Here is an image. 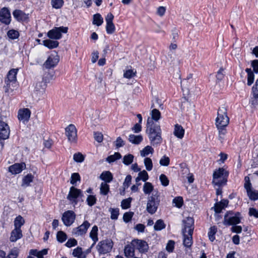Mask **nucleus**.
Instances as JSON below:
<instances>
[{"label": "nucleus", "mask_w": 258, "mask_h": 258, "mask_svg": "<svg viewBox=\"0 0 258 258\" xmlns=\"http://www.w3.org/2000/svg\"><path fill=\"white\" fill-rule=\"evenodd\" d=\"M18 71V69H13L9 71L7 78L5 79L6 85L4 88L6 93L8 95L12 94L17 87V74Z\"/></svg>", "instance_id": "nucleus-1"}, {"label": "nucleus", "mask_w": 258, "mask_h": 258, "mask_svg": "<svg viewBox=\"0 0 258 258\" xmlns=\"http://www.w3.org/2000/svg\"><path fill=\"white\" fill-rule=\"evenodd\" d=\"M228 172L223 168H219L215 171L213 174V183L215 185L221 186L226 184Z\"/></svg>", "instance_id": "nucleus-2"}, {"label": "nucleus", "mask_w": 258, "mask_h": 258, "mask_svg": "<svg viewBox=\"0 0 258 258\" xmlns=\"http://www.w3.org/2000/svg\"><path fill=\"white\" fill-rule=\"evenodd\" d=\"M229 122L227 116V109L224 106L219 107L216 119V125L219 126H226Z\"/></svg>", "instance_id": "nucleus-3"}, {"label": "nucleus", "mask_w": 258, "mask_h": 258, "mask_svg": "<svg viewBox=\"0 0 258 258\" xmlns=\"http://www.w3.org/2000/svg\"><path fill=\"white\" fill-rule=\"evenodd\" d=\"M160 199L157 193L152 194V196L148 198L146 210L151 214H153L156 213L160 204Z\"/></svg>", "instance_id": "nucleus-4"}, {"label": "nucleus", "mask_w": 258, "mask_h": 258, "mask_svg": "<svg viewBox=\"0 0 258 258\" xmlns=\"http://www.w3.org/2000/svg\"><path fill=\"white\" fill-rule=\"evenodd\" d=\"M240 214L239 212L234 213L229 211L224 216L223 224L225 225H233L240 222Z\"/></svg>", "instance_id": "nucleus-5"}, {"label": "nucleus", "mask_w": 258, "mask_h": 258, "mask_svg": "<svg viewBox=\"0 0 258 258\" xmlns=\"http://www.w3.org/2000/svg\"><path fill=\"white\" fill-rule=\"evenodd\" d=\"M83 194L82 191L72 186L70 188V191L67 196V199L70 201V203L74 206L77 204L78 198H82Z\"/></svg>", "instance_id": "nucleus-6"}, {"label": "nucleus", "mask_w": 258, "mask_h": 258, "mask_svg": "<svg viewBox=\"0 0 258 258\" xmlns=\"http://www.w3.org/2000/svg\"><path fill=\"white\" fill-rule=\"evenodd\" d=\"M113 243L111 239H105L100 241L96 248L100 254H106L111 251Z\"/></svg>", "instance_id": "nucleus-7"}, {"label": "nucleus", "mask_w": 258, "mask_h": 258, "mask_svg": "<svg viewBox=\"0 0 258 258\" xmlns=\"http://www.w3.org/2000/svg\"><path fill=\"white\" fill-rule=\"evenodd\" d=\"M68 28L67 27H55L48 31V37L50 39H59L62 36V33H67Z\"/></svg>", "instance_id": "nucleus-8"}, {"label": "nucleus", "mask_w": 258, "mask_h": 258, "mask_svg": "<svg viewBox=\"0 0 258 258\" xmlns=\"http://www.w3.org/2000/svg\"><path fill=\"white\" fill-rule=\"evenodd\" d=\"M66 135L69 141L76 143L77 141V131L74 124H71L66 128Z\"/></svg>", "instance_id": "nucleus-9"}, {"label": "nucleus", "mask_w": 258, "mask_h": 258, "mask_svg": "<svg viewBox=\"0 0 258 258\" xmlns=\"http://www.w3.org/2000/svg\"><path fill=\"white\" fill-rule=\"evenodd\" d=\"M183 227L182 230V233H187L192 234L194 229V220L192 218L188 217L183 220Z\"/></svg>", "instance_id": "nucleus-10"}, {"label": "nucleus", "mask_w": 258, "mask_h": 258, "mask_svg": "<svg viewBox=\"0 0 258 258\" xmlns=\"http://www.w3.org/2000/svg\"><path fill=\"white\" fill-rule=\"evenodd\" d=\"M76 219L75 213L71 210H68L63 213L61 220L66 226H70L74 222Z\"/></svg>", "instance_id": "nucleus-11"}, {"label": "nucleus", "mask_w": 258, "mask_h": 258, "mask_svg": "<svg viewBox=\"0 0 258 258\" xmlns=\"http://www.w3.org/2000/svg\"><path fill=\"white\" fill-rule=\"evenodd\" d=\"M146 133L147 134H150L151 133L155 134H161L160 125L154 123L152 119H150V117H148L147 119Z\"/></svg>", "instance_id": "nucleus-12"}, {"label": "nucleus", "mask_w": 258, "mask_h": 258, "mask_svg": "<svg viewBox=\"0 0 258 258\" xmlns=\"http://www.w3.org/2000/svg\"><path fill=\"white\" fill-rule=\"evenodd\" d=\"M114 16L112 13H109L105 17V21L106 22V30L107 33L111 34L115 31V28L113 23Z\"/></svg>", "instance_id": "nucleus-13"}, {"label": "nucleus", "mask_w": 258, "mask_h": 258, "mask_svg": "<svg viewBox=\"0 0 258 258\" xmlns=\"http://www.w3.org/2000/svg\"><path fill=\"white\" fill-rule=\"evenodd\" d=\"M90 226V224L87 221H85L79 227L74 228L72 233L76 236L82 235L86 233Z\"/></svg>", "instance_id": "nucleus-14"}, {"label": "nucleus", "mask_w": 258, "mask_h": 258, "mask_svg": "<svg viewBox=\"0 0 258 258\" xmlns=\"http://www.w3.org/2000/svg\"><path fill=\"white\" fill-rule=\"evenodd\" d=\"M11 14L7 8L4 7L0 10V21L6 25L11 22Z\"/></svg>", "instance_id": "nucleus-15"}, {"label": "nucleus", "mask_w": 258, "mask_h": 258, "mask_svg": "<svg viewBox=\"0 0 258 258\" xmlns=\"http://www.w3.org/2000/svg\"><path fill=\"white\" fill-rule=\"evenodd\" d=\"M59 56L57 55H51L49 56L47 60L43 64V66L47 69L55 67L59 62Z\"/></svg>", "instance_id": "nucleus-16"}, {"label": "nucleus", "mask_w": 258, "mask_h": 258, "mask_svg": "<svg viewBox=\"0 0 258 258\" xmlns=\"http://www.w3.org/2000/svg\"><path fill=\"white\" fill-rule=\"evenodd\" d=\"M31 111L28 108L21 109L19 110L18 117L24 124L27 123L30 117Z\"/></svg>", "instance_id": "nucleus-17"}, {"label": "nucleus", "mask_w": 258, "mask_h": 258, "mask_svg": "<svg viewBox=\"0 0 258 258\" xmlns=\"http://www.w3.org/2000/svg\"><path fill=\"white\" fill-rule=\"evenodd\" d=\"M132 244L142 253L147 252L149 246L148 243L144 240L136 239L132 241Z\"/></svg>", "instance_id": "nucleus-18"}, {"label": "nucleus", "mask_w": 258, "mask_h": 258, "mask_svg": "<svg viewBox=\"0 0 258 258\" xmlns=\"http://www.w3.org/2000/svg\"><path fill=\"white\" fill-rule=\"evenodd\" d=\"M13 15L19 22H28L29 21V14H26L20 10H15L13 12Z\"/></svg>", "instance_id": "nucleus-19"}, {"label": "nucleus", "mask_w": 258, "mask_h": 258, "mask_svg": "<svg viewBox=\"0 0 258 258\" xmlns=\"http://www.w3.org/2000/svg\"><path fill=\"white\" fill-rule=\"evenodd\" d=\"M10 133V130L8 124L0 121V139H7L9 137Z\"/></svg>", "instance_id": "nucleus-20"}, {"label": "nucleus", "mask_w": 258, "mask_h": 258, "mask_svg": "<svg viewBox=\"0 0 258 258\" xmlns=\"http://www.w3.org/2000/svg\"><path fill=\"white\" fill-rule=\"evenodd\" d=\"M25 168L26 164L24 162L21 163H15L9 167V171L12 174H17L21 172V171Z\"/></svg>", "instance_id": "nucleus-21"}, {"label": "nucleus", "mask_w": 258, "mask_h": 258, "mask_svg": "<svg viewBox=\"0 0 258 258\" xmlns=\"http://www.w3.org/2000/svg\"><path fill=\"white\" fill-rule=\"evenodd\" d=\"M149 140L153 146L160 144L162 142L161 134L152 133L148 134Z\"/></svg>", "instance_id": "nucleus-22"}, {"label": "nucleus", "mask_w": 258, "mask_h": 258, "mask_svg": "<svg viewBox=\"0 0 258 258\" xmlns=\"http://www.w3.org/2000/svg\"><path fill=\"white\" fill-rule=\"evenodd\" d=\"M22 232L21 229L15 228L11 233L10 240L11 242H16L22 237Z\"/></svg>", "instance_id": "nucleus-23"}, {"label": "nucleus", "mask_w": 258, "mask_h": 258, "mask_svg": "<svg viewBox=\"0 0 258 258\" xmlns=\"http://www.w3.org/2000/svg\"><path fill=\"white\" fill-rule=\"evenodd\" d=\"M174 135L179 139H182L184 135V129L183 127L178 124H176L174 125Z\"/></svg>", "instance_id": "nucleus-24"}, {"label": "nucleus", "mask_w": 258, "mask_h": 258, "mask_svg": "<svg viewBox=\"0 0 258 258\" xmlns=\"http://www.w3.org/2000/svg\"><path fill=\"white\" fill-rule=\"evenodd\" d=\"M46 86V82L43 80L36 84L35 91L38 92L40 94H43L45 92Z\"/></svg>", "instance_id": "nucleus-25"}, {"label": "nucleus", "mask_w": 258, "mask_h": 258, "mask_svg": "<svg viewBox=\"0 0 258 258\" xmlns=\"http://www.w3.org/2000/svg\"><path fill=\"white\" fill-rule=\"evenodd\" d=\"M132 244H128L126 245L124 249V253L125 256L127 258L132 257L135 255V248Z\"/></svg>", "instance_id": "nucleus-26"}, {"label": "nucleus", "mask_w": 258, "mask_h": 258, "mask_svg": "<svg viewBox=\"0 0 258 258\" xmlns=\"http://www.w3.org/2000/svg\"><path fill=\"white\" fill-rule=\"evenodd\" d=\"M183 236V244L185 247H190L192 244V234L187 233H182Z\"/></svg>", "instance_id": "nucleus-27"}, {"label": "nucleus", "mask_w": 258, "mask_h": 258, "mask_svg": "<svg viewBox=\"0 0 258 258\" xmlns=\"http://www.w3.org/2000/svg\"><path fill=\"white\" fill-rule=\"evenodd\" d=\"M43 44L49 49H53L56 48L59 44V42L57 41L51 40L50 39L44 40L42 41Z\"/></svg>", "instance_id": "nucleus-28"}, {"label": "nucleus", "mask_w": 258, "mask_h": 258, "mask_svg": "<svg viewBox=\"0 0 258 258\" xmlns=\"http://www.w3.org/2000/svg\"><path fill=\"white\" fill-rule=\"evenodd\" d=\"M100 177L102 180L104 181V182L106 183L110 182L113 179V176L109 171L103 172Z\"/></svg>", "instance_id": "nucleus-29"}, {"label": "nucleus", "mask_w": 258, "mask_h": 258, "mask_svg": "<svg viewBox=\"0 0 258 258\" xmlns=\"http://www.w3.org/2000/svg\"><path fill=\"white\" fill-rule=\"evenodd\" d=\"M143 140V137L141 135H130L128 137V141L134 144H139Z\"/></svg>", "instance_id": "nucleus-30"}, {"label": "nucleus", "mask_w": 258, "mask_h": 258, "mask_svg": "<svg viewBox=\"0 0 258 258\" xmlns=\"http://www.w3.org/2000/svg\"><path fill=\"white\" fill-rule=\"evenodd\" d=\"M98 227L94 225L90 233V237L93 241V245H94L96 242L98 240Z\"/></svg>", "instance_id": "nucleus-31"}, {"label": "nucleus", "mask_w": 258, "mask_h": 258, "mask_svg": "<svg viewBox=\"0 0 258 258\" xmlns=\"http://www.w3.org/2000/svg\"><path fill=\"white\" fill-rule=\"evenodd\" d=\"M103 23V19L100 14L97 13L93 15L92 23L94 25L100 26Z\"/></svg>", "instance_id": "nucleus-32"}, {"label": "nucleus", "mask_w": 258, "mask_h": 258, "mask_svg": "<svg viewBox=\"0 0 258 258\" xmlns=\"http://www.w3.org/2000/svg\"><path fill=\"white\" fill-rule=\"evenodd\" d=\"M149 176L147 172L144 170L138 173V176L136 178V182L137 183L141 180L146 182Z\"/></svg>", "instance_id": "nucleus-33"}, {"label": "nucleus", "mask_w": 258, "mask_h": 258, "mask_svg": "<svg viewBox=\"0 0 258 258\" xmlns=\"http://www.w3.org/2000/svg\"><path fill=\"white\" fill-rule=\"evenodd\" d=\"M34 176L31 174H28L27 175L24 176L22 180V186H28L30 183L33 180Z\"/></svg>", "instance_id": "nucleus-34"}, {"label": "nucleus", "mask_w": 258, "mask_h": 258, "mask_svg": "<svg viewBox=\"0 0 258 258\" xmlns=\"http://www.w3.org/2000/svg\"><path fill=\"white\" fill-rule=\"evenodd\" d=\"M73 255L77 258H86L85 255L83 253L82 248L77 247L73 250Z\"/></svg>", "instance_id": "nucleus-35"}, {"label": "nucleus", "mask_w": 258, "mask_h": 258, "mask_svg": "<svg viewBox=\"0 0 258 258\" xmlns=\"http://www.w3.org/2000/svg\"><path fill=\"white\" fill-rule=\"evenodd\" d=\"M245 71L247 73V85L248 86H250L254 81V74L251 69L247 68L246 69Z\"/></svg>", "instance_id": "nucleus-36"}, {"label": "nucleus", "mask_w": 258, "mask_h": 258, "mask_svg": "<svg viewBox=\"0 0 258 258\" xmlns=\"http://www.w3.org/2000/svg\"><path fill=\"white\" fill-rule=\"evenodd\" d=\"M154 187L152 184L149 182H146L143 186V191L146 195H149L153 191Z\"/></svg>", "instance_id": "nucleus-37"}, {"label": "nucleus", "mask_w": 258, "mask_h": 258, "mask_svg": "<svg viewBox=\"0 0 258 258\" xmlns=\"http://www.w3.org/2000/svg\"><path fill=\"white\" fill-rule=\"evenodd\" d=\"M151 117L150 119H152V121L154 120L157 121L161 118V113L159 110L157 109H153L151 112Z\"/></svg>", "instance_id": "nucleus-38"}, {"label": "nucleus", "mask_w": 258, "mask_h": 258, "mask_svg": "<svg viewBox=\"0 0 258 258\" xmlns=\"http://www.w3.org/2000/svg\"><path fill=\"white\" fill-rule=\"evenodd\" d=\"M109 191V185L105 183L102 182L100 187V193L102 195H107Z\"/></svg>", "instance_id": "nucleus-39"}, {"label": "nucleus", "mask_w": 258, "mask_h": 258, "mask_svg": "<svg viewBox=\"0 0 258 258\" xmlns=\"http://www.w3.org/2000/svg\"><path fill=\"white\" fill-rule=\"evenodd\" d=\"M154 152L153 148L150 146H147L142 150L141 151V156L142 157H146L149 154H152Z\"/></svg>", "instance_id": "nucleus-40"}, {"label": "nucleus", "mask_w": 258, "mask_h": 258, "mask_svg": "<svg viewBox=\"0 0 258 258\" xmlns=\"http://www.w3.org/2000/svg\"><path fill=\"white\" fill-rule=\"evenodd\" d=\"M217 231V228L215 226H212L210 228L208 232V237L209 240L213 242L215 239V235Z\"/></svg>", "instance_id": "nucleus-41"}, {"label": "nucleus", "mask_w": 258, "mask_h": 258, "mask_svg": "<svg viewBox=\"0 0 258 258\" xmlns=\"http://www.w3.org/2000/svg\"><path fill=\"white\" fill-rule=\"evenodd\" d=\"M24 219L22 216L17 217L14 221L15 228L21 229V226L24 225Z\"/></svg>", "instance_id": "nucleus-42"}, {"label": "nucleus", "mask_w": 258, "mask_h": 258, "mask_svg": "<svg viewBox=\"0 0 258 258\" xmlns=\"http://www.w3.org/2000/svg\"><path fill=\"white\" fill-rule=\"evenodd\" d=\"M166 225L165 224L164 221L161 219H159L156 222L154 226V228L155 230L160 231L163 229H164Z\"/></svg>", "instance_id": "nucleus-43"}, {"label": "nucleus", "mask_w": 258, "mask_h": 258, "mask_svg": "<svg viewBox=\"0 0 258 258\" xmlns=\"http://www.w3.org/2000/svg\"><path fill=\"white\" fill-rule=\"evenodd\" d=\"M121 158V154L118 152H115L113 155L109 156L106 158V160L108 163H112L114 162L117 159H119Z\"/></svg>", "instance_id": "nucleus-44"}, {"label": "nucleus", "mask_w": 258, "mask_h": 258, "mask_svg": "<svg viewBox=\"0 0 258 258\" xmlns=\"http://www.w3.org/2000/svg\"><path fill=\"white\" fill-rule=\"evenodd\" d=\"M134 156L131 154L125 155L123 158V163L125 165L131 164L134 160Z\"/></svg>", "instance_id": "nucleus-45"}, {"label": "nucleus", "mask_w": 258, "mask_h": 258, "mask_svg": "<svg viewBox=\"0 0 258 258\" xmlns=\"http://www.w3.org/2000/svg\"><path fill=\"white\" fill-rule=\"evenodd\" d=\"M8 37L12 39H15L19 37V32L14 29L10 30L7 32Z\"/></svg>", "instance_id": "nucleus-46"}, {"label": "nucleus", "mask_w": 258, "mask_h": 258, "mask_svg": "<svg viewBox=\"0 0 258 258\" xmlns=\"http://www.w3.org/2000/svg\"><path fill=\"white\" fill-rule=\"evenodd\" d=\"M56 238L58 241L62 243L66 240L67 236L64 232L59 231L57 233Z\"/></svg>", "instance_id": "nucleus-47"}, {"label": "nucleus", "mask_w": 258, "mask_h": 258, "mask_svg": "<svg viewBox=\"0 0 258 258\" xmlns=\"http://www.w3.org/2000/svg\"><path fill=\"white\" fill-rule=\"evenodd\" d=\"M132 200V199L131 198L123 200L121 202V207L122 209H127L130 208Z\"/></svg>", "instance_id": "nucleus-48"}, {"label": "nucleus", "mask_w": 258, "mask_h": 258, "mask_svg": "<svg viewBox=\"0 0 258 258\" xmlns=\"http://www.w3.org/2000/svg\"><path fill=\"white\" fill-rule=\"evenodd\" d=\"M247 194L250 200L252 201L258 200V191H253L252 189H251L247 192Z\"/></svg>", "instance_id": "nucleus-49"}, {"label": "nucleus", "mask_w": 258, "mask_h": 258, "mask_svg": "<svg viewBox=\"0 0 258 258\" xmlns=\"http://www.w3.org/2000/svg\"><path fill=\"white\" fill-rule=\"evenodd\" d=\"M81 177L78 173H74L71 175L70 182L73 185H76L77 181H80Z\"/></svg>", "instance_id": "nucleus-50"}, {"label": "nucleus", "mask_w": 258, "mask_h": 258, "mask_svg": "<svg viewBox=\"0 0 258 258\" xmlns=\"http://www.w3.org/2000/svg\"><path fill=\"white\" fill-rule=\"evenodd\" d=\"M109 211L110 212V218L112 220H116L119 215V209L118 208H110Z\"/></svg>", "instance_id": "nucleus-51"}, {"label": "nucleus", "mask_w": 258, "mask_h": 258, "mask_svg": "<svg viewBox=\"0 0 258 258\" xmlns=\"http://www.w3.org/2000/svg\"><path fill=\"white\" fill-rule=\"evenodd\" d=\"M183 203V200L181 197H176L173 200V204H174L175 207L178 208L182 207Z\"/></svg>", "instance_id": "nucleus-52"}, {"label": "nucleus", "mask_w": 258, "mask_h": 258, "mask_svg": "<svg viewBox=\"0 0 258 258\" xmlns=\"http://www.w3.org/2000/svg\"><path fill=\"white\" fill-rule=\"evenodd\" d=\"M144 164L146 169L148 171H151L153 168V163L152 160L150 158H145L144 159Z\"/></svg>", "instance_id": "nucleus-53"}, {"label": "nucleus", "mask_w": 258, "mask_h": 258, "mask_svg": "<svg viewBox=\"0 0 258 258\" xmlns=\"http://www.w3.org/2000/svg\"><path fill=\"white\" fill-rule=\"evenodd\" d=\"M159 179L163 186H167L169 185V180L165 174H161L159 176Z\"/></svg>", "instance_id": "nucleus-54"}, {"label": "nucleus", "mask_w": 258, "mask_h": 258, "mask_svg": "<svg viewBox=\"0 0 258 258\" xmlns=\"http://www.w3.org/2000/svg\"><path fill=\"white\" fill-rule=\"evenodd\" d=\"M96 201L95 196L93 195L88 196L86 199L87 204L90 207L94 205L96 203Z\"/></svg>", "instance_id": "nucleus-55"}, {"label": "nucleus", "mask_w": 258, "mask_h": 258, "mask_svg": "<svg viewBox=\"0 0 258 258\" xmlns=\"http://www.w3.org/2000/svg\"><path fill=\"white\" fill-rule=\"evenodd\" d=\"M244 187L246 190V192L249 191L251 189V184L250 183V178L248 176H245L244 177Z\"/></svg>", "instance_id": "nucleus-56"}, {"label": "nucleus", "mask_w": 258, "mask_h": 258, "mask_svg": "<svg viewBox=\"0 0 258 258\" xmlns=\"http://www.w3.org/2000/svg\"><path fill=\"white\" fill-rule=\"evenodd\" d=\"M63 4V0H51L52 6L55 9L60 8L62 6Z\"/></svg>", "instance_id": "nucleus-57"}, {"label": "nucleus", "mask_w": 258, "mask_h": 258, "mask_svg": "<svg viewBox=\"0 0 258 258\" xmlns=\"http://www.w3.org/2000/svg\"><path fill=\"white\" fill-rule=\"evenodd\" d=\"M73 159L76 162L81 163L84 160V157L81 153H78L74 155Z\"/></svg>", "instance_id": "nucleus-58"}, {"label": "nucleus", "mask_w": 258, "mask_h": 258, "mask_svg": "<svg viewBox=\"0 0 258 258\" xmlns=\"http://www.w3.org/2000/svg\"><path fill=\"white\" fill-rule=\"evenodd\" d=\"M174 244L175 242L173 240H169L166 246V250L169 252H172L174 248Z\"/></svg>", "instance_id": "nucleus-59"}, {"label": "nucleus", "mask_w": 258, "mask_h": 258, "mask_svg": "<svg viewBox=\"0 0 258 258\" xmlns=\"http://www.w3.org/2000/svg\"><path fill=\"white\" fill-rule=\"evenodd\" d=\"M170 159L165 156H163L159 161V163L162 166H167L169 164Z\"/></svg>", "instance_id": "nucleus-60"}, {"label": "nucleus", "mask_w": 258, "mask_h": 258, "mask_svg": "<svg viewBox=\"0 0 258 258\" xmlns=\"http://www.w3.org/2000/svg\"><path fill=\"white\" fill-rule=\"evenodd\" d=\"M133 212H125L123 216V219L124 222L127 223L130 221L133 216Z\"/></svg>", "instance_id": "nucleus-61"}, {"label": "nucleus", "mask_w": 258, "mask_h": 258, "mask_svg": "<svg viewBox=\"0 0 258 258\" xmlns=\"http://www.w3.org/2000/svg\"><path fill=\"white\" fill-rule=\"evenodd\" d=\"M78 244L77 241L74 238H70L65 244L66 246L68 247H72L77 245Z\"/></svg>", "instance_id": "nucleus-62"}, {"label": "nucleus", "mask_w": 258, "mask_h": 258, "mask_svg": "<svg viewBox=\"0 0 258 258\" xmlns=\"http://www.w3.org/2000/svg\"><path fill=\"white\" fill-rule=\"evenodd\" d=\"M249 215L258 218V210L254 208H250L249 209Z\"/></svg>", "instance_id": "nucleus-63"}, {"label": "nucleus", "mask_w": 258, "mask_h": 258, "mask_svg": "<svg viewBox=\"0 0 258 258\" xmlns=\"http://www.w3.org/2000/svg\"><path fill=\"white\" fill-rule=\"evenodd\" d=\"M18 255V251L16 249H13L11 250L8 257V258H17Z\"/></svg>", "instance_id": "nucleus-64"}]
</instances>
